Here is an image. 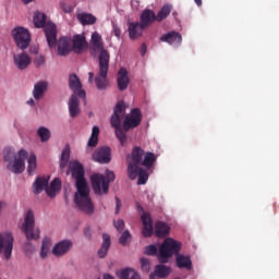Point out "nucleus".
I'll use <instances>...</instances> for the list:
<instances>
[{"instance_id": "nucleus-15", "label": "nucleus", "mask_w": 279, "mask_h": 279, "mask_svg": "<svg viewBox=\"0 0 279 279\" xmlns=\"http://www.w3.org/2000/svg\"><path fill=\"white\" fill-rule=\"evenodd\" d=\"M88 49V41H86V35L76 34L72 37V51L74 53H83Z\"/></svg>"}, {"instance_id": "nucleus-6", "label": "nucleus", "mask_w": 279, "mask_h": 279, "mask_svg": "<svg viewBox=\"0 0 279 279\" xmlns=\"http://www.w3.org/2000/svg\"><path fill=\"white\" fill-rule=\"evenodd\" d=\"M144 156L145 150L141 146L133 147L131 155L128 156V175L130 180H136V171L142 167Z\"/></svg>"}, {"instance_id": "nucleus-12", "label": "nucleus", "mask_w": 279, "mask_h": 279, "mask_svg": "<svg viewBox=\"0 0 279 279\" xmlns=\"http://www.w3.org/2000/svg\"><path fill=\"white\" fill-rule=\"evenodd\" d=\"M28 153L25 149H21L17 153V157H15L14 161H10L7 166V169L11 171V173L20 174L25 171V160H27Z\"/></svg>"}, {"instance_id": "nucleus-42", "label": "nucleus", "mask_w": 279, "mask_h": 279, "mask_svg": "<svg viewBox=\"0 0 279 279\" xmlns=\"http://www.w3.org/2000/svg\"><path fill=\"white\" fill-rule=\"evenodd\" d=\"M49 240L45 239L41 244V252L40 256L41 258H47V254H49Z\"/></svg>"}, {"instance_id": "nucleus-13", "label": "nucleus", "mask_w": 279, "mask_h": 279, "mask_svg": "<svg viewBox=\"0 0 279 279\" xmlns=\"http://www.w3.org/2000/svg\"><path fill=\"white\" fill-rule=\"evenodd\" d=\"M93 160L99 162V165L110 163V160H112L110 147L105 146L97 148L93 154Z\"/></svg>"}, {"instance_id": "nucleus-5", "label": "nucleus", "mask_w": 279, "mask_h": 279, "mask_svg": "<svg viewBox=\"0 0 279 279\" xmlns=\"http://www.w3.org/2000/svg\"><path fill=\"white\" fill-rule=\"evenodd\" d=\"M122 117H125V104L123 101H119L113 109V114L111 116L110 123L114 128L116 136L123 147V145L128 143V134H125V132L121 128Z\"/></svg>"}, {"instance_id": "nucleus-50", "label": "nucleus", "mask_w": 279, "mask_h": 279, "mask_svg": "<svg viewBox=\"0 0 279 279\" xmlns=\"http://www.w3.org/2000/svg\"><path fill=\"white\" fill-rule=\"evenodd\" d=\"M140 53H141V56H145V53H147V45H145V44L141 45Z\"/></svg>"}, {"instance_id": "nucleus-54", "label": "nucleus", "mask_w": 279, "mask_h": 279, "mask_svg": "<svg viewBox=\"0 0 279 279\" xmlns=\"http://www.w3.org/2000/svg\"><path fill=\"white\" fill-rule=\"evenodd\" d=\"M27 104H28V106H34V100H33V98H31L29 100H27Z\"/></svg>"}, {"instance_id": "nucleus-8", "label": "nucleus", "mask_w": 279, "mask_h": 279, "mask_svg": "<svg viewBox=\"0 0 279 279\" xmlns=\"http://www.w3.org/2000/svg\"><path fill=\"white\" fill-rule=\"evenodd\" d=\"M11 36L17 49H21V51H25V49H27L32 43V34H29V31L23 26L13 28Z\"/></svg>"}, {"instance_id": "nucleus-46", "label": "nucleus", "mask_w": 279, "mask_h": 279, "mask_svg": "<svg viewBox=\"0 0 279 279\" xmlns=\"http://www.w3.org/2000/svg\"><path fill=\"white\" fill-rule=\"evenodd\" d=\"M141 267H142V270H144L146 272L149 271V259L142 257L141 258Z\"/></svg>"}, {"instance_id": "nucleus-35", "label": "nucleus", "mask_w": 279, "mask_h": 279, "mask_svg": "<svg viewBox=\"0 0 279 279\" xmlns=\"http://www.w3.org/2000/svg\"><path fill=\"white\" fill-rule=\"evenodd\" d=\"M171 274V268L165 266V265H157L155 268V275L157 278H167Z\"/></svg>"}, {"instance_id": "nucleus-19", "label": "nucleus", "mask_w": 279, "mask_h": 279, "mask_svg": "<svg viewBox=\"0 0 279 279\" xmlns=\"http://www.w3.org/2000/svg\"><path fill=\"white\" fill-rule=\"evenodd\" d=\"M147 29L141 22H132L129 24V36L131 40H136L143 36V32Z\"/></svg>"}, {"instance_id": "nucleus-32", "label": "nucleus", "mask_w": 279, "mask_h": 279, "mask_svg": "<svg viewBox=\"0 0 279 279\" xmlns=\"http://www.w3.org/2000/svg\"><path fill=\"white\" fill-rule=\"evenodd\" d=\"M99 143V126H93L92 129V135L88 140V147H97Z\"/></svg>"}, {"instance_id": "nucleus-30", "label": "nucleus", "mask_w": 279, "mask_h": 279, "mask_svg": "<svg viewBox=\"0 0 279 279\" xmlns=\"http://www.w3.org/2000/svg\"><path fill=\"white\" fill-rule=\"evenodd\" d=\"M62 186V182L60 179H54L51 181L50 185H47L46 193L48 197H56V193H58V190Z\"/></svg>"}, {"instance_id": "nucleus-49", "label": "nucleus", "mask_w": 279, "mask_h": 279, "mask_svg": "<svg viewBox=\"0 0 279 279\" xmlns=\"http://www.w3.org/2000/svg\"><path fill=\"white\" fill-rule=\"evenodd\" d=\"M113 34L116 37L121 38V28H119L117 25H113Z\"/></svg>"}, {"instance_id": "nucleus-58", "label": "nucleus", "mask_w": 279, "mask_h": 279, "mask_svg": "<svg viewBox=\"0 0 279 279\" xmlns=\"http://www.w3.org/2000/svg\"><path fill=\"white\" fill-rule=\"evenodd\" d=\"M93 80H94V77H88V82H89V84H93Z\"/></svg>"}, {"instance_id": "nucleus-51", "label": "nucleus", "mask_w": 279, "mask_h": 279, "mask_svg": "<svg viewBox=\"0 0 279 279\" xmlns=\"http://www.w3.org/2000/svg\"><path fill=\"white\" fill-rule=\"evenodd\" d=\"M29 53H33L34 56L38 54V47L32 46L29 48Z\"/></svg>"}, {"instance_id": "nucleus-1", "label": "nucleus", "mask_w": 279, "mask_h": 279, "mask_svg": "<svg viewBox=\"0 0 279 279\" xmlns=\"http://www.w3.org/2000/svg\"><path fill=\"white\" fill-rule=\"evenodd\" d=\"M89 53L98 58V73L95 77L96 88L106 90L108 88V71H110V52L105 48L104 38L97 32L92 34Z\"/></svg>"}, {"instance_id": "nucleus-18", "label": "nucleus", "mask_w": 279, "mask_h": 279, "mask_svg": "<svg viewBox=\"0 0 279 279\" xmlns=\"http://www.w3.org/2000/svg\"><path fill=\"white\" fill-rule=\"evenodd\" d=\"M58 40V36L56 37ZM56 46L58 47V53L60 56H69L73 48L71 47V39L66 37H61L58 41H56Z\"/></svg>"}, {"instance_id": "nucleus-43", "label": "nucleus", "mask_w": 279, "mask_h": 279, "mask_svg": "<svg viewBox=\"0 0 279 279\" xmlns=\"http://www.w3.org/2000/svg\"><path fill=\"white\" fill-rule=\"evenodd\" d=\"M145 254H147V256H156V254H158V248L156 245L150 244L145 247Z\"/></svg>"}, {"instance_id": "nucleus-22", "label": "nucleus", "mask_w": 279, "mask_h": 279, "mask_svg": "<svg viewBox=\"0 0 279 279\" xmlns=\"http://www.w3.org/2000/svg\"><path fill=\"white\" fill-rule=\"evenodd\" d=\"M117 82L119 90H128V86H130V76H128V70L125 68L119 70Z\"/></svg>"}, {"instance_id": "nucleus-40", "label": "nucleus", "mask_w": 279, "mask_h": 279, "mask_svg": "<svg viewBox=\"0 0 279 279\" xmlns=\"http://www.w3.org/2000/svg\"><path fill=\"white\" fill-rule=\"evenodd\" d=\"M3 158H4L5 162H12V160H14L16 158V155L14 154L12 148H5L3 150Z\"/></svg>"}, {"instance_id": "nucleus-39", "label": "nucleus", "mask_w": 279, "mask_h": 279, "mask_svg": "<svg viewBox=\"0 0 279 279\" xmlns=\"http://www.w3.org/2000/svg\"><path fill=\"white\" fill-rule=\"evenodd\" d=\"M69 158H71V150L69 148H65L62 150V154H61V160H60L61 169L66 168V165H69Z\"/></svg>"}, {"instance_id": "nucleus-27", "label": "nucleus", "mask_w": 279, "mask_h": 279, "mask_svg": "<svg viewBox=\"0 0 279 279\" xmlns=\"http://www.w3.org/2000/svg\"><path fill=\"white\" fill-rule=\"evenodd\" d=\"M171 231V228L168 227L167 223L162 221H157L155 225V236H158L159 239H165V236H169V232Z\"/></svg>"}, {"instance_id": "nucleus-37", "label": "nucleus", "mask_w": 279, "mask_h": 279, "mask_svg": "<svg viewBox=\"0 0 279 279\" xmlns=\"http://www.w3.org/2000/svg\"><path fill=\"white\" fill-rule=\"evenodd\" d=\"M171 14V5L165 4L161 10L157 13V21L160 23L161 21H165L167 16Z\"/></svg>"}, {"instance_id": "nucleus-34", "label": "nucleus", "mask_w": 279, "mask_h": 279, "mask_svg": "<svg viewBox=\"0 0 279 279\" xmlns=\"http://www.w3.org/2000/svg\"><path fill=\"white\" fill-rule=\"evenodd\" d=\"M120 279H141V275L134 269L125 268L120 272Z\"/></svg>"}, {"instance_id": "nucleus-25", "label": "nucleus", "mask_w": 279, "mask_h": 279, "mask_svg": "<svg viewBox=\"0 0 279 279\" xmlns=\"http://www.w3.org/2000/svg\"><path fill=\"white\" fill-rule=\"evenodd\" d=\"M49 86V83L45 81H40L34 85L33 89V97L36 99V101H39V99H43V96L45 93H47V88Z\"/></svg>"}, {"instance_id": "nucleus-21", "label": "nucleus", "mask_w": 279, "mask_h": 279, "mask_svg": "<svg viewBox=\"0 0 279 279\" xmlns=\"http://www.w3.org/2000/svg\"><path fill=\"white\" fill-rule=\"evenodd\" d=\"M142 222H143L142 234L147 239L154 234V221L151 220V217L149 216V214H143Z\"/></svg>"}, {"instance_id": "nucleus-56", "label": "nucleus", "mask_w": 279, "mask_h": 279, "mask_svg": "<svg viewBox=\"0 0 279 279\" xmlns=\"http://www.w3.org/2000/svg\"><path fill=\"white\" fill-rule=\"evenodd\" d=\"M26 5L28 4V3H32L34 0H22Z\"/></svg>"}, {"instance_id": "nucleus-36", "label": "nucleus", "mask_w": 279, "mask_h": 279, "mask_svg": "<svg viewBox=\"0 0 279 279\" xmlns=\"http://www.w3.org/2000/svg\"><path fill=\"white\" fill-rule=\"evenodd\" d=\"M27 173L28 175H34V173H36V168H37V163H36V155L32 154L28 159H27Z\"/></svg>"}, {"instance_id": "nucleus-28", "label": "nucleus", "mask_w": 279, "mask_h": 279, "mask_svg": "<svg viewBox=\"0 0 279 279\" xmlns=\"http://www.w3.org/2000/svg\"><path fill=\"white\" fill-rule=\"evenodd\" d=\"M156 160H158V157L156 156V154L151 151L144 153L142 167H145V169L147 170L153 169L154 165H156Z\"/></svg>"}, {"instance_id": "nucleus-2", "label": "nucleus", "mask_w": 279, "mask_h": 279, "mask_svg": "<svg viewBox=\"0 0 279 279\" xmlns=\"http://www.w3.org/2000/svg\"><path fill=\"white\" fill-rule=\"evenodd\" d=\"M72 178L76 181L77 193L74 195V202L78 210L84 213V215H94L95 205L90 199V190L88 189V183L84 178V166L78 161H71L69 165Z\"/></svg>"}, {"instance_id": "nucleus-33", "label": "nucleus", "mask_w": 279, "mask_h": 279, "mask_svg": "<svg viewBox=\"0 0 279 279\" xmlns=\"http://www.w3.org/2000/svg\"><path fill=\"white\" fill-rule=\"evenodd\" d=\"M138 178L137 184L143 185L147 184V180H149V174H147V171H145L143 168H137L135 172V179Z\"/></svg>"}, {"instance_id": "nucleus-26", "label": "nucleus", "mask_w": 279, "mask_h": 279, "mask_svg": "<svg viewBox=\"0 0 279 279\" xmlns=\"http://www.w3.org/2000/svg\"><path fill=\"white\" fill-rule=\"evenodd\" d=\"M78 96L72 95L69 100V112L70 117L72 119H75V117H78L81 110H80V98Z\"/></svg>"}, {"instance_id": "nucleus-10", "label": "nucleus", "mask_w": 279, "mask_h": 279, "mask_svg": "<svg viewBox=\"0 0 279 279\" xmlns=\"http://www.w3.org/2000/svg\"><path fill=\"white\" fill-rule=\"evenodd\" d=\"M141 121H143V113L141 112V109H132L131 113L126 114L123 121L124 134H128V132H130V130H134V128H138L141 125Z\"/></svg>"}, {"instance_id": "nucleus-20", "label": "nucleus", "mask_w": 279, "mask_h": 279, "mask_svg": "<svg viewBox=\"0 0 279 279\" xmlns=\"http://www.w3.org/2000/svg\"><path fill=\"white\" fill-rule=\"evenodd\" d=\"M161 43H168V45H174L175 47H179V45H182V35L175 31H172L168 34H163L160 37Z\"/></svg>"}, {"instance_id": "nucleus-55", "label": "nucleus", "mask_w": 279, "mask_h": 279, "mask_svg": "<svg viewBox=\"0 0 279 279\" xmlns=\"http://www.w3.org/2000/svg\"><path fill=\"white\" fill-rule=\"evenodd\" d=\"M196 5L202 7V0H194Z\"/></svg>"}, {"instance_id": "nucleus-23", "label": "nucleus", "mask_w": 279, "mask_h": 279, "mask_svg": "<svg viewBox=\"0 0 279 279\" xmlns=\"http://www.w3.org/2000/svg\"><path fill=\"white\" fill-rule=\"evenodd\" d=\"M140 21V23L147 28L151 23L157 21V15L153 10L146 9L142 12Z\"/></svg>"}, {"instance_id": "nucleus-31", "label": "nucleus", "mask_w": 279, "mask_h": 279, "mask_svg": "<svg viewBox=\"0 0 279 279\" xmlns=\"http://www.w3.org/2000/svg\"><path fill=\"white\" fill-rule=\"evenodd\" d=\"M77 20L82 25H95V23H97V17L90 13H80Z\"/></svg>"}, {"instance_id": "nucleus-47", "label": "nucleus", "mask_w": 279, "mask_h": 279, "mask_svg": "<svg viewBox=\"0 0 279 279\" xmlns=\"http://www.w3.org/2000/svg\"><path fill=\"white\" fill-rule=\"evenodd\" d=\"M34 63L36 64V66H45V56L36 57Z\"/></svg>"}, {"instance_id": "nucleus-38", "label": "nucleus", "mask_w": 279, "mask_h": 279, "mask_svg": "<svg viewBox=\"0 0 279 279\" xmlns=\"http://www.w3.org/2000/svg\"><path fill=\"white\" fill-rule=\"evenodd\" d=\"M37 134L41 141V143H47L49 138H51V131L49 129L41 126L38 129Z\"/></svg>"}, {"instance_id": "nucleus-9", "label": "nucleus", "mask_w": 279, "mask_h": 279, "mask_svg": "<svg viewBox=\"0 0 279 279\" xmlns=\"http://www.w3.org/2000/svg\"><path fill=\"white\" fill-rule=\"evenodd\" d=\"M36 221L34 220V211L29 209L26 213L24 223L22 226L23 231L26 234L27 241H38L40 239V230L35 228Z\"/></svg>"}, {"instance_id": "nucleus-57", "label": "nucleus", "mask_w": 279, "mask_h": 279, "mask_svg": "<svg viewBox=\"0 0 279 279\" xmlns=\"http://www.w3.org/2000/svg\"><path fill=\"white\" fill-rule=\"evenodd\" d=\"M88 77H95V73L89 72V73H88Z\"/></svg>"}, {"instance_id": "nucleus-29", "label": "nucleus", "mask_w": 279, "mask_h": 279, "mask_svg": "<svg viewBox=\"0 0 279 279\" xmlns=\"http://www.w3.org/2000/svg\"><path fill=\"white\" fill-rule=\"evenodd\" d=\"M111 241L110 236L107 233L102 234V244L101 247L98 250L99 258H106L108 256V250H110Z\"/></svg>"}, {"instance_id": "nucleus-53", "label": "nucleus", "mask_w": 279, "mask_h": 279, "mask_svg": "<svg viewBox=\"0 0 279 279\" xmlns=\"http://www.w3.org/2000/svg\"><path fill=\"white\" fill-rule=\"evenodd\" d=\"M104 279H114V277L110 276L109 274L104 275Z\"/></svg>"}, {"instance_id": "nucleus-11", "label": "nucleus", "mask_w": 279, "mask_h": 279, "mask_svg": "<svg viewBox=\"0 0 279 279\" xmlns=\"http://www.w3.org/2000/svg\"><path fill=\"white\" fill-rule=\"evenodd\" d=\"M14 248V235L12 232L0 233V254H4L7 260L12 258V250Z\"/></svg>"}, {"instance_id": "nucleus-16", "label": "nucleus", "mask_w": 279, "mask_h": 279, "mask_svg": "<svg viewBox=\"0 0 279 279\" xmlns=\"http://www.w3.org/2000/svg\"><path fill=\"white\" fill-rule=\"evenodd\" d=\"M13 62L20 71H25L32 64V58L27 52L23 51L13 56Z\"/></svg>"}, {"instance_id": "nucleus-3", "label": "nucleus", "mask_w": 279, "mask_h": 279, "mask_svg": "<svg viewBox=\"0 0 279 279\" xmlns=\"http://www.w3.org/2000/svg\"><path fill=\"white\" fill-rule=\"evenodd\" d=\"M181 250L182 243L171 238H167L159 247V263H167V260H169L171 256L175 255L177 267H179V269L191 270L193 268V262L191 260V256L180 254Z\"/></svg>"}, {"instance_id": "nucleus-4", "label": "nucleus", "mask_w": 279, "mask_h": 279, "mask_svg": "<svg viewBox=\"0 0 279 279\" xmlns=\"http://www.w3.org/2000/svg\"><path fill=\"white\" fill-rule=\"evenodd\" d=\"M33 21L35 27H37L38 29L44 28L49 48L56 49V37L58 34V27L53 24V22H47V14L40 11H36L34 13Z\"/></svg>"}, {"instance_id": "nucleus-24", "label": "nucleus", "mask_w": 279, "mask_h": 279, "mask_svg": "<svg viewBox=\"0 0 279 279\" xmlns=\"http://www.w3.org/2000/svg\"><path fill=\"white\" fill-rule=\"evenodd\" d=\"M47 186H49V179L45 177H37L33 183V193L35 195H40L43 191H47Z\"/></svg>"}, {"instance_id": "nucleus-7", "label": "nucleus", "mask_w": 279, "mask_h": 279, "mask_svg": "<svg viewBox=\"0 0 279 279\" xmlns=\"http://www.w3.org/2000/svg\"><path fill=\"white\" fill-rule=\"evenodd\" d=\"M114 172L107 170L106 177L104 174H93L90 177V182L93 190L96 195H101L102 193H108V190L110 189V182H114Z\"/></svg>"}, {"instance_id": "nucleus-41", "label": "nucleus", "mask_w": 279, "mask_h": 279, "mask_svg": "<svg viewBox=\"0 0 279 279\" xmlns=\"http://www.w3.org/2000/svg\"><path fill=\"white\" fill-rule=\"evenodd\" d=\"M131 239H132V234H130V231L126 230L121 234V236L119 239V243H120V245H128V243H130Z\"/></svg>"}, {"instance_id": "nucleus-44", "label": "nucleus", "mask_w": 279, "mask_h": 279, "mask_svg": "<svg viewBox=\"0 0 279 279\" xmlns=\"http://www.w3.org/2000/svg\"><path fill=\"white\" fill-rule=\"evenodd\" d=\"M113 226H114L116 230H118V232H123V230L125 228V221H123V219L114 220Z\"/></svg>"}, {"instance_id": "nucleus-48", "label": "nucleus", "mask_w": 279, "mask_h": 279, "mask_svg": "<svg viewBox=\"0 0 279 279\" xmlns=\"http://www.w3.org/2000/svg\"><path fill=\"white\" fill-rule=\"evenodd\" d=\"M121 210V199L116 196V215H119V211Z\"/></svg>"}, {"instance_id": "nucleus-17", "label": "nucleus", "mask_w": 279, "mask_h": 279, "mask_svg": "<svg viewBox=\"0 0 279 279\" xmlns=\"http://www.w3.org/2000/svg\"><path fill=\"white\" fill-rule=\"evenodd\" d=\"M73 247L71 240H62L57 243L52 248L53 256H64Z\"/></svg>"}, {"instance_id": "nucleus-14", "label": "nucleus", "mask_w": 279, "mask_h": 279, "mask_svg": "<svg viewBox=\"0 0 279 279\" xmlns=\"http://www.w3.org/2000/svg\"><path fill=\"white\" fill-rule=\"evenodd\" d=\"M69 86L74 93L73 95L81 99H86V90L82 89V82L80 81V77H77V74H70Z\"/></svg>"}, {"instance_id": "nucleus-59", "label": "nucleus", "mask_w": 279, "mask_h": 279, "mask_svg": "<svg viewBox=\"0 0 279 279\" xmlns=\"http://www.w3.org/2000/svg\"><path fill=\"white\" fill-rule=\"evenodd\" d=\"M149 279H156V275H150Z\"/></svg>"}, {"instance_id": "nucleus-45", "label": "nucleus", "mask_w": 279, "mask_h": 279, "mask_svg": "<svg viewBox=\"0 0 279 279\" xmlns=\"http://www.w3.org/2000/svg\"><path fill=\"white\" fill-rule=\"evenodd\" d=\"M60 8L65 14H71V12H73V7L66 2H61Z\"/></svg>"}, {"instance_id": "nucleus-52", "label": "nucleus", "mask_w": 279, "mask_h": 279, "mask_svg": "<svg viewBox=\"0 0 279 279\" xmlns=\"http://www.w3.org/2000/svg\"><path fill=\"white\" fill-rule=\"evenodd\" d=\"M84 235L86 236V239H90V228L86 227L84 229Z\"/></svg>"}]
</instances>
